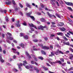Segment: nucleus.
I'll list each match as a JSON object with an SVG mask.
<instances>
[{"mask_svg": "<svg viewBox=\"0 0 73 73\" xmlns=\"http://www.w3.org/2000/svg\"><path fill=\"white\" fill-rule=\"evenodd\" d=\"M29 25L30 27H34L35 28V29H41V28H46V26H44V27L42 26L41 25L40 26L38 27V29L36 27L33 25V24L31 23V24L29 23Z\"/></svg>", "mask_w": 73, "mask_h": 73, "instance_id": "obj_1", "label": "nucleus"}, {"mask_svg": "<svg viewBox=\"0 0 73 73\" xmlns=\"http://www.w3.org/2000/svg\"><path fill=\"white\" fill-rule=\"evenodd\" d=\"M25 67L27 69H30L31 71H33V69H34V67L33 66L30 65L29 66H26Z\"/></svg>", "mask_w": 73, "mask_h": 73, "instance_id": "obj_2", "label": "nucleus"}, {"mask_svg": "<svg viewBox=\"0 0 73 73\" xmlns=\"http://www.w3.org/2000/svg\"><path fill=\"white\" fill-rule=\"evenodd\" d=\"M31 14H32V12H30L29 13H27L26 14V15L27 16H28L29 17H30L34 21H35V18H34V17L31 16Z\"/></svg>", "mask_w": 73, "mask_h": 73, "instance_id": "obj_3", "label": "nucleus"}, {"mask_svg": "<svg viewBox=\"0 0 73 73\" xmlns=\"http://www.w3.org/2000/svg\"><path fill=\"white\" fill-rule=\"evenodd\" d=\"M59 53H60L61 54H63L64 53L61 51H60L59 50V49H58L57 52H55V54L56 55H58V54H59Z\"/></svg>", "mask_w": 73, "mask_h": 73, "instance_id": "obj_4", "label": "nucleus"}, {"mask_svg": "<svg viewBox=\"0 0 73 73\" xmlns=\"http://www.w3.org/2000/svg\"><path fill=\"white\" fill-rule=\"evenodd\" d=\"M65 3L66 4L68 5H69L70 6H72L73 7V3L69 2H66L65 1H64Z\"/></svg>", "mask_w": 73, "mask_h": 73, "instance_id": "obj_5", "label": "nucleus"}, {"mask_svg": "<svg viewBox=\"0 0 73 73\" xmlns=\"http://www.w3.org/2000/svg\"><path fill=\"white\" fill-rule=\"evenodd\" d=\"M40 46H42V48L43 49H49V47L46 46H43V44H41L39 45Z\"/></svg>", "mask_w": 73, "mask_h": 73, "instance_id": "obj_6", "label": "nucleus"}, {"mask_svg": "<svg viewBox=\"0 0 73 73\" xmlns=\"http://www.w3.org/2000/svg\"><path fill=\"white\" fill-rule=\"evenodd\" d=\"M47 15H48V16H49L50 17H54L55 18H56V16L54 15H51L50 14V13H49V12H47Z\"/></svg>", "mask_w": 73, "mask_h": 73, "instance_id": "obj_7", "label": "nucleus"}, {"mask_svg": "<svg viewBox=\"0 0 73 73\" xmlns=\"http://www.w3.org/2000/svg\"><path fill=\"white\" fill-rule=\"evenodd\" d=\"M17 65L18 66L19 69L20 70H21V66H23V64L22 63H20L17 64Z\"/></svg>", "mask_w": 73, "mask_h": 73, "instance_id": "obj_8", "label": "nucleus"}, {"mask_svg": "<svg viewBox=\"0 0 73 73\" xmlns=\"http://www.w3.org/2000/svg\"><path fill=\"white\" fill-rule=\"evenodd\" d=\"M26 5L27 7H28L29 8H31V6L28 3H26Z\"/></svg>", "mask_w": 73, "mask_h": 73, "instance_id": "obj_9", "label": "nucleus"}, {"mask_svg": "<svg viewBox=\"0 0 73 73\" xmlns=\"http://www.w3.org/2000/svg\"><path fill=\"white\" fill-rule=\"evenodd\" d=\"M15 26H17V27H20V25L19 24V21H18L17 23L15 24Z\"/></svg>", "mask_w": 73, "mask_h": 73, "instance_id": "obj_10", "label": "nucleus"}, {"mask_svg": "<svg viewBox=\"0 0 73 73\" xmlns=\"http://www.w3.org/2000/svg\"><path fill=\"white\" fill-rule=\"evenodd\" d=\"M24 38L25 40H28V39H29V36L28 35H25L24 37Z\"/></svg>", "mask_w": 73, "mask_h": 73, "instance_id": "obj_11", "label": "nucleus"}, {"mask_svg": "<svg viewBox=\"0 0 73 73\" xmlns=\"http://www.w3.org/2000/svg\"><path fill=\"white\" fill-rule=\"evenodd\" d=\"M57 35H59V36H63L64 34L62 32H59L57 33Z\"/></svg>", "mask_w": 73, "mask_h": 73, "instance_id": "obj_12", "label": "nucleus"}, {"mask_svg": "<svg viewBox=\"0 0 73 73\" xmlns=\"http://www.w3.org/2000/svg\"><path fill=\"white\" fill-rule=\"evenodd\" d=\"M19 46H21L23 48H24V46H25V45L23 43H21L19 44Z\"/></svg>", "mask_w": 73, "mask_h": 73, "instance_id": "obj_13", "label": "nucleus"}, {"mask_svg": "<svg viewBox=\"0 0 73 73\" xmlns=\"http://www.w3.org/2000/svg\"><path fill=\"white\" fill-rule=\"evenodd\" d=\"M11 1H9L8 2H6V4H7V5H11Z\"/></svg>", "mask_w": 73, "mask_h": 73, "instance_id": "obj_14", "label": "nucleus"}, {"mask_svg": "<svg viewBox=\"0 0 73 73\" xmlns=\"http://www.w3.org/2000/svg\"><path fill=\"white\" fill-rule=\"evenodd\" d=\"M63 44H65V45H70L69 42H63Z\"/></svg>", "mask_w": 73, "mask_h": 73, "instance_id": "obj_15", "label": "nucleus"}, {"mask_svg": "<svg viewBox=\"0 0 73 73\" xmlns=\"http://www.w3.org/2000/svg\"><path fill=\"white\" fill-rule=\"evenodd\" d=\"M23 65H24V66H25V65H26V64H27V61L26 60H25V61L23 62Z\"/></svg>", "mask_w": 73, "mask_h": 73, "instance_id": "obj_16", "label": "nucleus"}, {"mask_svg": "<svg viewBox=\"0 0 73 73\" xmlns=\"http://www.w3.org/2000/svg\"><path fill=\"white\" fill-rule=\"evenodd\" d=\"M25 53L26 54V55H27V56H28V57L29 58H31V56H30V55L29 54H28V52H27V51H26L25 52Z\"/></svg>", "mask_w": 73, "mask_h": 73, "instance_id": "obj_17", "label": "nucleus"}, {"mask_svg": "<svg viewBox=\"0 0 73 73\" xmlns=\"http://www.w3.org/2000/svg\"><path fill=\"white\" fill-rule=\"evenodd\" d=\"M73 55L72 54L70 55V60H73Z\"/></svg>", "mask_w": 73, "mask_h": 73, "instance_id": "obj_18", "label": "nucleus"}, {"mask_svg": "<svg viewBox=\"0 0 73 73\" xmlns=\"http://www.w3.org/2000/svg\"><path fill=\"white\" fill-rule=\"evenodd\" d=\"M0 60L1 62H4V60L2 59V57L1 56L0 57Z\"/></svg>", "mask_w": 73, "mask_h": 73, "instance_id": "obj_19", "label": "nucleus"}, {"mask_svg": "<svg viewBox=\"0 0 73 73\" xmlns=\"http://www.w3.org/2000/svg\"><path fill=\"white\" fill-rule=\"evenodd\" d=\"M35 70L36 71V72L37 73H39V70H38L37 68H35Z\"/></svg>", "mask_w": 73, "mask_h": 73, "instance_id": "obj_20", "label": "nucleus"}, {"mask_svg": "<svg viewBox=\"0 0 73 73\" xmlns=\"http://www.w3.org/2000/svg\"><path fill=\"white\" fill-rule=\"evenodd\" d=\"M63 38L64 40H65L66 41H68V39L66 37L64 36H63Z\"/></svg>", "mask_w": 73, "mask_h": 73, "instance_id": "obj_21", "label": "nucleus"}, {"mask_svg": "<svg viewBox=\"0 0 73 73\" xmlns=\"http://www.w3.org/2000/svg\"><path fill=\"white\" fill-rule=\"evenodd\" d=\"M60 29L61 30V31H65V30H66V29H65V28L63 27L62 28H61V29Z\"/></svg>", "mask_w": 73, "mask_h": 73, "instance_id": "obj_22", "label": "nucleus"}, {"mask_svg": "<svg viewBox=\"0 0 73 73\" xmlns=\"http://www.w3.org/2000/svg\"><path fill=\"white\" fill-rule=\"evenodd\" d=\"M42 68L44 69L45 70H48V68L46 67L45 66H42Z\"/></svg>", "mask_w": 73, "mask_h": 73, "instance_id": "obj_23", "label": "nucleus"}, {"mask_svg": "<svg viewBox=\"0 0 73 73\" xmlns=\"http://www.w3.org/2000/svg\"><path fill=\"white\" fill-rule=\"evenodd\" d=\"M41 52H42V54H46V53H45V52L42 50L41 51Z\"/></svg>", "mask_w": 73, "mask_h": 73, "instance_id": "obj_24", "label": "nucleus"}, {"mask_svg": "<svg viewBox=\"0 0 73 73\" xmlns=\"http://www.w3.org/2000/svg\"><path fill=\"white\" fill-rule=\"evenodd\" d=\"M64 25V23H60V25H58V26H62V25Z\"/></svg>", "mask_w": 73, "mask_h": 73, "instance_id": "obj_25", "label": "nucleus"}, {"mask_svg": "<svg viewBox=\"0 0 73 73\" xmlns=\"http://www.w3.org/2000/svg\"><path fill=\"white\" fill-rule=\"evenodd\" d=\"M12 50H13L14 53H17V52H16V49L13 48H12Z\"/></svg>", "mask_w": 73, "mask_h": 73, "instance_id": "obj_26", "label": "nucleus"}, {"mask_svg": "<svg viewBox=\"0 0 73 73\" xmlns=\"http://www.w3.org/2000/svg\"><path fill=\"white\" fill-rule=\"evenodd\" d=\"M5 18H6V21H7V22H8V21H9V18L7 17H6Z\"/></svg>", "mask_w": 73, "mask_h": 73, "instance_id": "obj_27", "label": "nucleus"}, {"mask_svg": "<svg viewBox=\"0 0 73 73\" xmlns=\"http://www.w3.org/2000/svg\"><path fill=\"white\" fill-rule=\"evenodd\" d=\"M7 39H9L10 40H12L13 39V38L12 37H10V38L7 37Z\"/></svg>", "mask_w": 73, "mask_h": 73, "instance_id": "obj_28", "label": "nucleus"}, {"mask_svg": "<svg viewBox=\"0 0 73 73\" xmlns=\"http://www.w3.org/2000/svg\"><path fill=\"white\" fill-rule=\"evenodd\" d=\"M57 62L59 64H60V65L62 64V63L61 62V61L60 60L57 61Z\"/></svg>", "mask_w": 73, "mask_h": 73, "instance_id": "obj_29", "label": "nucleus"}, {"mask_svg": "<svg viewBox=\"0 0 73 73\" xmlns=\"http://www.w3.org/2000/svg\"><path fill=\"white\" fill-rule=\"evenodd\" d=\"M25 34H23V33H21L20 34V36H21V37H22V36H24Z\"/></svg>", "mask_w": 73, "mask_h": 73, "instance_id": "obj_30", "label": "nucleus"}, {"mask_svg": "<svg viewBox=\"0 0 73 73\" xmlns=\"http://www.w3.org/2000/svg\"><path fill=\"white\" fill-rule=\"evenodd\" d=\"M60 60L62 62H64V59L62 58L60 59Z\"/></svg>", "mask_w": 73, "mask_h": 73, "instance_id": "obj_31", "label": "nucleus"}, {"mask_svg": "<svg viewBox=\"0 0 73 73\" xmlns=\"http://www.w3.org/2000/svg\"><path fill=\"white\" fill-rule=\"evenodd\" d=\"M38 40H37V39H34L33 40V41L34 42H38Z\"/></svg>", "mask_w": 73, "mask_h": 73, "instance_id": "obj_32", "label": "nucleus"}, {"mask_svg": "<svg viewBox=\"0 0 73 73\" xmlns=\"http://www.w3.org/2000/svg\"><path fill=\"white\" fill-rule=\"evenodd\" d=\"M41 20L43 22H44L45 21V19L44 18H41Z\"/></svg>", "mask_w": 73, "mask_h": 73, "instance_id": "obj_33", "label": "nucleus"}, {"mask_svg": "<svg viewBox=\"0 0 73 73\" xmlns=\"http://www.w3.org/2000/svg\"><path fill=\"white\" fill-rule=\"evenodd\" d=\"M67 8L69 10H70L71 11H72V9L71 8V7H68Z\"/></svg>", "mask_w": 73, "mask_h": 73, "instance_id": "obj_34", "label": "nucleus"}, {"mask_svg": "<svg viewBox=\"0 0 73 73\" xmlns=\"http://www.w3.org/2000/svg\"><path fill=\"white\" fill-rule=\"evenodd\" d=\"M40 5L41 7H42V8H44V5H43V4H42V3H41L40 4Z\"/></svg>", "mask_w": 73, "mask_h": 73, "instance_id": "obj_35", "label": "nucleus"}, {"mask_svg": "<svg viewBox=\"0 0 73 73\" xmlns=\"http://www.w3.org/2000/svg\"><path fill=\"white\" fill-rule=\"evenodd\" d=\"M55 36V35L54 34H51V35L50 37H54Z\"/></svg>", "mask_w": 73, "mask_h": 73, "instance_id": "obj_36", "label": "nucleus"}, {"mask_svg": "<svg viewBox=\"0 0 73 73\" xmlns=\"http://www.w3.org/2000/svg\"><path fill=\"white\" fill-rule=\"evenodd\" d=\"M56 16H57V17H58L59 18H60V17H61L60 16V15H58V14H56Z\"/></svg>", "mask_w": 73, "mask_h": 73, "instance_id": "obj_37", "label": "nucleus"}, {"mask_svg": "<svg viewBox=\"0 0 73 73\" xmlns=\"http://www.w3.org/2000/svg\"><path fill=\"white\" fill-rule=\"evenodd\" d=\"M68 20L69 21H70V22H73V21H72V20L70 19L68 17Z\"/></svg>", "mask_w": 73, "mask_h": 73, "instance_id": "obj_38", "label": "nucleus"}, {"mask_svg": "<svg viewBox=\"0 0 73 73\" xmlns=\"http://www.w3.org/2000/svg\"><path fill=\"white\" fill-rule=\"evenodd\" d=\"M12 3L14 5H15L16 3H15V2L14 0H12Z\"/></svg>", "mask_w": 73, "mask_h": 73, "instance_id": "obj_39", "label": "nucleus"}, {"mask_svg": "<svg viewBox=\"0 0 73 73\" xmlns=\"http://www.w3.org/2000/svg\"><path fill=\"white\" fill-rule=\"evenodd\" d=\"M38 58H39V59H40V60H43V58L42 56L39 57Z\"/></svg>", "mask_w": 73, "mask_h": 73, "instance_id": "obj_40", "label": "nucleus"}, {"mask_svg": "<svg viewBox=\"0 0 73 73\" xmlns=\"http://www.w3.org/2000/svg\"><path fill=\"white\" fill-rule=\"evenodd\" d=\"M56 38L57 40H58V41H60V39L57 36Z\"/></svg>", "mask_w": 73, "mask_h": 73, "instance_id": "obj_41", "label": "nucleus"}, {"mask_svg": "<svg viewBox=\"0 0 73 73\" xmlns=\"http://www.w3.org/2000/svg\"><path fill=\"white\" fill-rule=\"evenodd\" d=\"M7 35H9L10 36H12V34H11V33H7Z\"/></svg>", "mask_w": 73, "mask_h": 73, "instance_id": "obj_42", "label": "nucleus"}, {"mask_svg": "<svg viewBox=\"0 0 73 73\" xmlns=\"http://www.w3.org/2000/svg\"><path fill=\"white\" fill-rule=\"evenodd\" d=\"M13 58L14 59H15L16 58V55H13Z\"/></svg>", "mask_w": 73, "mask_h": 73, "instance_id": "obj_43", "label": "nucleus"}, {"mask_svg": "<svg viewBox=\"0 0 73 73\" xmlns=\"http://www.w3.org/2000/svg\"><path fill=\"white\" fill-rule=\"evenodd\" d=\"M37 14L38 15H41V13H40L38 12L37 13Z\"/></svg>", "mask_w": 73, "mask_h": 73, "instance_id": "obj_44", "label": "nucleus"}, {"mask_svg": "<svg viewBox=\"0 0 73 73\" xmlns=\"http://www.w3.org/2000/svg\"><path fill=\"white\" fill-rule=\"evenodd\" d=\"M73 70V67H71L68 70Z\"/></svg>", "mask_w": 73, "mask_h": 73, "instance_id": "obj_45", "label": "nucleus"}, {"mask_svg": "<svg viewBox=\"0 0 73 73\" xmlns=\"http://www.w3.org/2000/svg\"><path fill=\"white\" fill-rule=\"evenodd\" d=\"M65 36L67 37H68V38H70V37L68 35V34H65Z\"/></svg>", "mask_w": 73, "mask_h": 73, "instance_id": "obj_46", "label": "nucleus"}, {"mask_svg": "<svg viewBox=\"0 0 73 73\" xmlns=\"http://www.w3.org/2000/svg\"><path fill=\"white\" fill-rule=\"evenodd\" d=\"M56 4H57V6H58V7H59V6H60V4H59L58 2L57 1H56Z\"/></svg>", "mask_w": 73, "mask_h": 73, "instance_id": "obj_47", "label": "nucleus"}, {"mask_svg": "<svg viewBox=\"0 0 73 73\" xmlns=\"http://www.w3.org/2000/svg\"><path fill=\"white\" fill-rule=\"evenodd\" d=\"M19 6L21 7V8H23V5H21V4L19 3Z\"/></svg>", "mask_w": 73, "mask_h": 73, "instance_id": "obj_48", "label": "nucleus"}, {"mask_svg": "<svg viewBox=\"0 0 73 73\" xmlns=\"http://www.w3.org/2000/svg\"><path fill=\"white\" fill-rule=\"evenodd\" d=\"M31 63L32 64H34V61L33 60H32L31 61Z\"/></svg>", "mask_w": 73, "mask_h": 73, "instance_id": "obj_49", "label": "nucleus"}, {"mask_svg": "<svg viewBox=\"0 0 73 73\" xmlns=\"http://www.w3.org/2000/svg\"><path fill=\"white\" fill-rule=\"evenodd\" d=\"M56 63H57V62H52V65H55V64H56Z\"/></svg>", "mask_w": 73, "mask_h": 73, "instance_id": "obj_50", "label": "nucleus"}, {"mask_svg": "<svg viewBox=\"0 0 73 73\" xmlns=\"http://www.w3.org/2000/svg\"><path fill=\"white\" fill-rule=\"evenodd\" d=\"M13 42L15 43H16V44H17V41L15 40H13Z\"/></svg>", "mask_w": 73, "mask_h": 73, "instance_id": "obj_51", "label": "nucleus"}, {"mask_svg": "<svg viewBox=\"0 0 73 73\" xmlns=\"http://www.w3.org/2000/svg\"><path fill=\"white\" fill-rule=\"evenodd\" d=\"M34 60L35 61H37V58H35Z\"/></svg>", "mask_w": 73, "mask_h": 73, "instance_id": "obj_52", "label": "nucleus"}, {"mask_svg": "<svg viewBox=\"0 0 73 73\" xmlns=\"http://www.w3.org/2000/svg\"><path fill=\"white\" fill-rule=\"evenodd\" d=\"M11 20L13 22H14L15 21V19H14V18H12Z\"/></svg>", "mask_w": 73, "mask_h": 73, "instance_id": "obj_53", "label": "nucleus"}, {"mask_svg": "<svg viewBox=\"0 0 73 73\" xmlns=\"http://www.w3.org/2000/svg\"><path fill=\"white\" fill-rule=\"evenodd\" d=\"M23 25H25L26 26L27 25V23L24 22L23 23Z\"/></svg>", "mask_w": 73, "mask_h": 73, "instance_id": "obj_54", "label": "nucleus"}, {"mask_svg": "<svg viewBox=\"0 0 73 73\" xmlns=\"http://www.w3.org/2000/svg\"><path fill=\"white\" fill-rule=\"evenodd\" d=\"M38 50V49H37V48H34L33 49V50H36L37 51Z\"/></svg>", "mask_w": 73, "mask_h": 73, "instance_id": "obj_55", "label": "nucleus"}, {"mask_svg": "<svg viewBox=\"0 0 73 73\" xmlns=\"http://www.w3.org/2000/svg\"><path fill=\"white\" fill-rule=\"evenodd\" d=\"M68 32L70 33V34H71V35H73V32L70 31H69Z\"/></svg>", "mask_w": 73, "mask_h": 73, "instance_id": "obj_56", "label": "nucleus"}, {"mask_svg": "<svg viewBox=\"0 0 73 73\" xmlns=\"http://www.w3.org/2000/svg\"><path fill=\"white\" fill-rule=\"evenodd\" d=\"M51 23L53 25H54L56 24V23H54V22H51Z\"/></svg>", "mask_w": 73, "mask_h": 73, "instance_id": "obj_57", "label": "nucleus"}, {"mask_svg": "<svg viewBox=\"0 0 73 73\" xmlns=\"http://www.w3.org/2000/svg\"><path fill=\"white\" fill-rule=\"evenodd\" d=\"M51 54L52 56H54V54L53 52H51Z\"/></svg>", "mask_w": 73, "mask_h": 73, "instance_id": "obj_58", "label": "nucleus"}, {"mask_svg": "<svg viewBox=\"0 0 73 73\" xmlns=\"http://www.w3.org/2000/svg\"><path fill=\"white\" fill-rule=\"evenodd\" d=\"M65 65H66V63H64L62 64V66H65Z\"/></svg>", "mask_w": 73, "mask_h": 73, "instance_id": "obj_59", "label": "nucleus"}, {"mask_svg": "<svg viewBox=\"0 0 73 73\" xmlns=\"http://www.w3.org/2000/svg\"><path fill=\"white\" fill-rule=\"evenodd\" d=\"M44 38L46 41H47V40H48V38L47 37H45Z\"/></svg>", "mask_w": 73, "mask_h": 73, "instance_id": "obj_60", "label": "nucleus"}, {"mask_svg": "<svg viewBox=\"0 0 73 73\" xmlns=\"http://www.w3.org/2000/svg\"><path fill=\"white\" fill-rule=\"evenodd\" d=\"M30 29H31L32 31H34V29L32 28H31Z\"/></svg>", "mask_w": 73, "mask_h": 73, "instance_id": "obj_61", "label": "nucleus"}, {"mask_svg": "<svg viewBox=\"0 0 73 73\" xmlns=\"http://www.w3.org/2000/svg\"><path fill=\"white\" fill-rule=\"evenodd\" d=\"M51 4L52 5H55V4H54V3L53 2L51 3Z\"/></svg>", "mask_w": 73, "mask_h": 73, "instance_id": "obj_62", "label": "nucleus"}, {"mask_svg": "<svg viewBox=\"0 0 73 73\" xmlns=\"http://www.w3.org/2000/svg\"><path fill=\"white\" fill-rule=\"evenodd\" d=\"M50 48L51 49H53V45H50Z\"/></svg>", "mask_w": 73, "mask_h": 73, "instance_id": "obj_63", "label": "nucleus"}, {"mask_svg": "<svg viewBox=\"0 0 73 73\" xmlns=\"http://www.w3.org/2000/svg\"><path fill=\"white\" fill-rule=\"evenodd\" d=\"M13 71H14V72H17L18 71V70H16V69H14L13 70Z\"/></svg>", "mask_w": 73, "mask_h": 73, "instance_id": "obj_64", "label": "nucleus"}]
</instances>
